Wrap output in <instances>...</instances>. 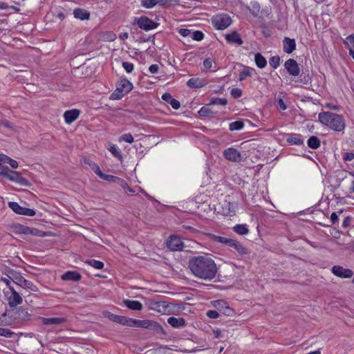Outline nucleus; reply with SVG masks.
Masks as SVG:
<instances>
[{
  "instance_id": "nucleus-1",
  "label": "nucleus",
  "mask_w": 354,
  "mask_h": 354,
  "mask_svg": "<svg viewBox=\"0 0 354 354\" xmlns=\"http://www.w3.org/2000/svg\"><path fill=\"white\" fill-rule=\"evenodd\" d=\"M188 267L195 277L204 280L213 279L217 272L214 261L206 255H198L190 258Z\"/></svg>"
},
{
  "instance_id": "nucleus-2",
  "label": "nucleus",
  "mask_w": 354,
  "mask_h": 354,
  "mask_svg": "<svg viewBox=\"0 0 354 354\" xmlns=\"http://www.w3.org/2000/svg\"><path fill=\"white\" fill-rule=\"evenodd\" d=\"M319 122L336 131H342L345 128V122L342 115L330 111L319 113Z\"/></svg>"
},
{
  "instance_id": "nucleus-3",
  "label": "nucleus",
  "mask_w": 354,
  "mask_h": 354,
  "mask_svg": "<svg viewBox=\"0 0 354 354\" xmlns=\"http://www.w3.org/2000/svg\"><path fill=\"white\" fill-rule=\"evenodd\" d=\"M133 84L127 80L122 79L116 84V89L111 94V100H120L133 89Z\"/></svg>"
},
{
  "instance_id": "nucleus-4",
  "label": "nucleus",
  "mask_w": 354,
  "mask_h": 354,
  "mask_svg": "<svg viewBox=\"0 0 354 354\" xmlns=\"http://www.w3.org/2000/svg\"><path fill=\"white\" fill-rule=\"evenodd\" d=\"M212 22L218 30H224L232 24V19L225 13L218 14L212 17Z\"/></svg>"
},
{
  "instance_id": "nucleus-5",
  "label": "nucleus",
  "mask_w": 354,
  "mask_h": 354,
  "mask_svg": "<svg viewBox=\"0 0 354 354\" xmlns=\"http://www.w3.org/2000/svg\"><path fill=\"white\" fill-rule=\"evenodd\" d=\"M10 310V314L15 323H21L28 321L31 315L28 313L27 310L20 308H15Z\"/></svg>"
},
{
  "instance_id": "nucleus-6",
  "label": "nucleus",
  "mask_w": 354,
  "mask_h": 354,
  "mask_svg": "<svg viewBox=\"0 0 354 354\" xmlns=\"http://www.w3.org/2000/svg\"><path fill=\"white\" fill-rule=\"evenodd\" d=\"M131 327L143 328H152L157 331L163 332L162 327L156 322L150 320H140L133 319Z\"/></svg>"
},
{
  "instance_id": "nucleus-7",
  "label": "nucleus",
  "mask_w": 354,
  "mask_h": 354,
  "mask_svg": "<svg viewBox=\"0 0 354 354\" xmlns=\"http://www.w3.org/2000/svg\"><path fill=\"white\" fill-rule=\"evenodd\" d=\"M136 22L140 29L146 31L155 29L159 26V23L153 21L146 16H142L138 18Z\"/></svg>"
},
{
  "instance_id": "nucleus-8",
  "label": "nucleus",
  "mask_w": 354,
  "mask_h": 354,
  "mask_svg": "<svg viewBox=\"0 0 354 354\" xmlns=\"http://www.w3.org/2000/svg\"><path fill=\"white\" fill-rule=\"evenodd\" d=\"M6 178L9 179L10 181L17 183L20 185L25 187H30V183L28 182L27 179L22 177L21 174L17 171H15L12 170L8 169V172L6 174Z\"/></svg>"
},
{
  "instance_id": "nucleus-9",
  "label": "nucleus",
  "mask_w": 354,
  "mask_h": 354,
  "mask_svg": "<svg viewBox=\"0 0 354 354\" xmlns=\"http://www.w3.org/2000/svg\"><path fill=\"white\" fill-rule=\"evenodd\" d=\"M8 207L17 214L34 216L36 214L34 209L21 207L17 202H9Z\"/></svg>"
},
{
  "instance_id": "nucleus-10",
  "label": "nucleus",
  "mask_w": 354,
  "mask_h": 354,
  "mask_svg": "<svg viewBox=\"0 0 354 354\" xmlns=\"http://www.w3.org/2000/svg\"><path fill=\"white\" fill-rule=\"evenodd\" d=\"M168 248L172 251H180L184 248V243L177 236L171 235L167 240Z\"/></svg>"
},
{
  "instance_id": "nucleus-11",
  "label": "nucleus",
  "mask_w": 354,
  "mask_h": 354,
  "mask_svg": "<svg viewBox=\"0 0 354 354\" xmlns=\"http://www.w3.org/2000/svg\"><path fill=\"white\" fill-rule=\"evenodd\" d=\"M331 272L334 275L343 279H349L353 275L352 270L344 268L341 266H333Z\"/></svg>"
},
{
  "instance_id": "nucleus-12",
  "label": "nucleus",
  "mask_w": 354,
  "mask_h": 354,
  "mask_svg": "<svg viewBox=\"0 0 354 354\" xmlns=\"http://www.w3.org/2000/svg\"><path fill=\"white\" fill-rule=\"evenodd\" d=\"M223 156L227 160L232 162H240L242 160L240 151L232 147L225 149Z\"/></svg>"
},
{
  "instance_id": "nucleus-13",
  "label": "nucleus",
  "mask_w": 354,
  "mask_h": 354,
  "mask_svg": "<svg viewBox=\"0 0 354 354\" xmlns=\"http://www.w3.org/2000/svg\"><path fill=\"white\" fill-rule=\"evenodd\" d=\"M284 66L290 75L297 76L300 73L299 65L294 59H288L285 62Z\"/></svg>"
},
{
  "instance_id": "nucleus-14",
  "label": "nucleus",
  "mask_w": 354,
  "mask_h": 354,
  "mask_svg": "<svg viewBox=\"0 0 354 354\" xmlns=\"http://www.w3.org/2000/svg\"><path fill=\"white\" fill-rule=\"evenodd\" d=\"M80 111L78 109H71L65 111L64 113V118L66 124H71L74 122L80 115Z\"/></svg>"
},
{
  "instance_id": "nucleus-15",
  "label": "nucleus",
  "mask_w": 354,
  "mask_h": 354,
  "mask_svg": "<svg viewBox=\"0 0 354 354\" xmlns=\"http://www.w3.org/2000/svg\"><path fill=\"white\" fill-rule=\"evenodd\" d=\"M16 284L18 286L26 288L29 289L32 291H37V286L30 281L26 280L24 277L21 275V277L17 279Z\"/></svg>"
},
{
  "instance_id": "nucleus-16",
  "label": "nucleus",
  "mask_w": 354,
  "mask_h": 354,
  "mask_svg": "<svg viewBox=\"0 0 354 354\" xmlns=\"http://www.w3.org/2000/svg\"><path fill=\"white\" fill-rule=\"evenodd\" d=\"M283 51L288 54H290L296 48V43L294 39L285 37L283 39Z\"/></svg>"
},
{
  "instance_id": "nucleus-17",
  "label": "nucleus",
  "mask_w": 354,
  "mask_h": 354,
  "mask_svg": "<svg viewBox=\"0 0 354 354\" xmlns=\"http://www.w3.org/2000/svg\"><path fill=\"white\" fill-rule=\"evenodd\" d=\"M225 39L228 43L236 44L239 46H241L243 43L241 36L236 31H234L230 34H226Z\"/></svg>"
},
{
  "instance_id": "nucleus-18",
  "label": "nucleus",
  "mask_w": 354,
  "mask_h": 354,
  "mask_svg": "<svg viewBox=\"0 0 354 354\" xmlns=\"http://www.w3.org/2000/svg\"><path fill=\"white\" fill-rule=\"evenodd\" d=\"M61 278L64 281H79L82 276L77 271H67L62 275Z\"/></svg>"
},
{
  "instance_id": "nucleus-19",
  "label": "nucleus",
  "mask_w": 354,
  "mask_h": 354,
  "mask_svg": "<svg viewBox=\"0 0 354 354\" xmlns=\"http://www.w3.org/2000/svg\"><path fill=\"white\" fill-rule=\"evenodd\" d=\"M123 304L130 310L140 311L142 309L143 306L139 301H133L130 299H124Z\"/></svg>"
},
{
  "instance_id": "nucleus-20",
  "label": "nucleus",
  "mask_w": 354,
  "mask_h": 354,
  "mask_svg": "<svg viewBox=\"0 0 354 354\" xmlns=\"http://www.w3.org/2000/svg\"><path fill=\"white\" fill-rule=\"evenodd\" d=\"M288 143L295 145H301L304 144V140L300 134L290 133L286 138Z\"/></svg>"
},
{
  "instance_id": "nucleus-21",
  "label": "nucleus",
  "mask_w": 354,
  "mask_h": 354,
  "mask_svg": "<svg viewBox=\"0 0 354 354\" xmlns=\"http://www.w3.org/2000/svg\"><path fill=\"white\" fill-rule=\"evenodd\" d=\"M167 322L174 328H182L186 325L185 320L183 317H170L167 319Z\"/></svg>"
},
{
  "instance_id": "nucleus-22",
  "label": "nucleus",
  "mask_w": 354,
  "mask_h": 354,
  "mask_svg": "<svg viewBox=\"0 0 354 354\" xmlns=\"http://www.w3.org/2000/svg\"><path fill=\"white\" fill-rule=\"evenodd\" d=\"M22 301V297L16 290H13L12 294L8 298V304L10 307H16L21 304Z\"/></svg>"
},
{
  "instance_id": "nucleus-23",
  "label": "nucleus",
  "mask_w": 354,
  "mask_h": 354,
  "mask_svg": "<svg viewBox=\"0 0 354 354\" xmlns=\"http://www.w3.org/2000/svg\"><path fill=\"white\" fill-rule=\"evenodd\" d=\"M10 314V310H7L5 313L0 316V326H10L15 323L14 319L11 317Z\"/></svg>"
},
{
  "instance_id": "nucleus-24",
  "label": "nucleus",
  "mask_w": 354,
  "mask_h": 354,
  "mask_svg": "<svg viewBox=\"0 0 354 354\" xmlns=\"http://www.w3.org/2000/svg\"><path fill=\"white\" fill-rule=\"evenodd\" d=\"M42 324L44 325H59L66 322L63 317H42Z\"/></svg>"
},
{
  "instance_id": "nucleus-25",
  "label": "nucleus",
  "mask_w": 354,
  "mask_h": 354,
  "mask_svg": "<svg viewBox=\"0 0 354 354\" xmlns=\"http://www.w3.org/2000/svg\"><path fill=\"white\" fill-rule=\"evenodd\" d=\"M205 84V80L198 77H192L187 82V86L192 88H201Z\"/></svg>"
},
{
  "instance_id": "nucleus-26",
  "label": "nucleus",
  "mask_w": 354,
  "mask_h": 354,
  "mask_svg": "<svg viewBox=\"0 0 354 354\" xmlns=\"http://www.w3.org/2000/svg\"><path fill=\"white\" fill-rule=\"evenodd\" d=\"M229 246L234 248L237 251V252L240 254H246L248 253V248L244 247L236 240L232 239L230 244L229 245Z\"/></svg>"
},
{
  "instance_id": "nucleus-27",
  "label": "nucleus",
  "mask_w": 354,
  "mask_h": 354,
  "mask_svg": "<svg viewBox=\"0 0 354 354\" xmlns=\"http://www.w3.org/2000/svg\"><path fill=\"white\" fill-rule=\"evenodd\" d=\"M209 104L203 106L201 108V109L198 111V114L201 117H209V118H213L216 112L214 111L211 108L209 107Z\"/></svg>"
},
{
  "instance_id": "nucleus-28",
  "label": "nucleus",
  "mask_w": 354,
  "mask_h": 354,
  "mask_svg": "<svg viewBox=\"0 0 354 354\" xmlns=\"http://www.w3.org/2000/svg\"><path fill=\"white\" fill-rule=\"evenodd\" d=\"M10 228L12 232L15 234H28V227L25 226L19 223H15L10 225Z\"/></svg>"
},
{
  "instance_id": "nucleus-29",
  "label": "nucleus",
  "mask_w": 354,
  "mask_h": 354,
  "mask_svg": "<svg viewBox=\"0 0 354 354\" xmlns=\"http://www.w3.org/2000/svg\"><path fill=\"white\" fill-rule=\"evenodd\" d=\"M73 15L76 19H80L81 20L88 19L90 17L89 12L82 8L75 9L73 10Z\"/></svg>"
},
{
  "instance_id": "nucleus-30",
  "label": "nucleus",
  "mask_w": 354,
  "mask_h": 354,
  "mask_svg": "<svg viewBox=\"0 0 354 354\" xmlns=\"http://www.w3.org/2000/svg\"><path fill=\"white\" fill-rule=\"evenodd\" d=\"M254 61L257 66L260 68H263L267 65V61L266 58L259 53L255 55Z\"/></svg>"
},
{
  "instance_id": "nucleus-31",
  "label": "nucleus",
  "mask_w": 354,
  "mask_h": 354,
  "mask_svg": "<svg viewBox=\"0 0 354 354\" xmlns=\"http://www.w3.org/2000/svg\"><path fill=\"white\" fill-rule=\"evenodd\" d=\"M307 144L308 147L317 149L320 147V140L317 136H313L309 138Z\"/></svg>"
},
{
  "instance_id": "nucleus-32",
  "label": "nucleus",
  "mask_w": 354,
  "mask_h": 354,
  "mask_svg": "<svg viewBox=\"0 0 354 354\" xmlns=\"http://www.w3.org/2000/svg\"><path fill=\"white\" fill-rule=\"evenodd\" d=\"M6 276L12 280L14 283H16L17 279L21 277V273L19 272H17L12 269L9 268L6 272Z\"/></svg>"
},
{
  "instance_id": "nucleus-33",
  "label": "nucleus",
  "mask_w": 354,
  "mask_h": 354,
  "mask_svg": "<svg viewBox=\"0 0 354 354\" xmlns=\"http://www.w3.org/2000/svg\"><path fill=\"white\" fill-rule=\"evenodd\" d=\"M133 319L127 317L126 316L118 315L116 323L131 327Z\"/></svg>"
},
{
  "instance_id": "nucleus-34",
  "label": "nucleus",
  "mask_w": 354,
  "mask_h": 354,
  "mask_svg": "<svg viewBox=\"0 0 354 354\" xmlns=\"http://www.w3.org/2000/svg\"><path fill=\"white\" fill-rule=\"evenodd\" d=\"M234 231L236 232L237 234L240 235H245L247 234L249 232L248 228L247 227L246 225H241L238 224L235 225L234 227Z\"/></svg>"
},
{
  "instance_id": "nucleus-35",
  "label": "nucleus",
  "mask_w": 354,
  "mask_h": 354,
  "mask_svg": "<svg viewBox=\"0 0 354 354\" xmlns=\"http://www.w3.org/2000/svg\"><path fill=\"white\" fill-rule=\"evenodd\" d=\"M244 127V123L241 120H237L230 124L229 129L231 131H239Z\"/></svg>"
},
{
  "instance_id": "nucleus-36",
  "label": "nucleus",
  "mask_w": 354,
  "mask_h": 354,
  "mask_svg": "<svg viewBox=\"0 0 354 354\" xmlns=\"http://www.w3.org/2000/svg\"><path fill=\"white\" fill-rule=\"evenodd\" d=\"M158 4L163 8H168L171 5L178 4V0H158Z\"/></svg>"
},
{
  "instance_id": "nucleus-37",
  "label": "nucleus",
  "mask_w": 354,
  "mask_h": 354,
  "mask_svg": "<svg viewBox=\"0 0 354 354\" xmlns=\"http://www.w3.org/2000/svg\"><path fill=\"white\" fill-rule=\"evenodd\" d=\"M85 263L98 270H101L104 268V263L95 259H89L87 260Z\"/></svg>"
},
{
  "instance_id": "nucleus-38",
  "label": "nucleus",
  "mask_w": 354,
  "mask_h": 354,
  "mask_svg": "<svg viewBox=\"0 0 354 354\" xmlns=\"http://www.w3.org/2000/svg\"><path fill=\"white\" fill-rule=\"evenodd\" d=\"M212 236H213V240L214 241L225 244L228 246L232 240V239H229V238L224 237V236H216V235H213Z\"/></svg>"
},
{
  "instance_id": "nucleus-39",
  "label": "nucleus",
  "mask_w": 354,
  "mask_h": 354,
  "mask_svg": "<svg viewBox=\"0 0 354 354\" xmlns=\"http://www.w3.org/2000/svg\"><path fill=\"white\" fill-rule=\"evenodd\" d=\"M227 103V100L226 98H219V97H213L211 99L210 102L209 104L214 105V104H218L225 106Z\"/></svg>"
},
{
  "instance_id": "nucleus-40",
  "label": "nucleus",
  "mask_w": 354,
  "mask_h": 354,
  "mask_svg": "<svg viewBox=\"0 0 354 354\" xmlns=\"http://www.w3.org/2000/svg\"><path fill=\"white\" fill-rule=\"evenodd\" d=\"M158 0H142V6L146 8H151L158 4Z\"/></svg>"
},
{
  "instance_id": "nucleus-41",
  "label": "nucleus",
  "mask_w": 354,
  "mask_h": 354,
  "mask_svg": "<svg viewBox=\"0 0 354 354\" xmlns=\"http://www.w3.org/2000/svg\"><path fill=\"white\" fill-rule=\"evenodd\" d=\"M281 59L279 56H273L270 58L269 59V64L271 67H272L274 69H276L280 64Z\"/></svg>"
},
{
  "instance_id": "nucleus-42",
  "label": "nucleus",
  "mask_w": 354,
  "mask_h": 354,
  "mask_svg": "<svg viewBox=\"0 0 354 354\" xmlns=\"http://www.w3.org/2000/svg\"><path fill=\"white\" fill-rule=\"evenodd\" d=\"M100 178H102L104 180L109 181V182H114V183L118 182V180H120V178L117 176L109 175V174H105L104 173H102V174L100 175Z\"/></svg>"
},
{
  "instance_id": "nucleus-43",
  "label": "nucleus",
  "mask_w": 354,
  "mask_h": 354,
  "mask_svg": "<svg viewBox=\"0 0 354 354\" xmlns=\"http://www.w3.org/2000/svg\"><path fill=\"white\" fill-rule=\"evenodd\" d=\"M190 37H192L194 40L199 41L203 39L204 34L201 31L196 30L192 32Z\"/></svg>"
},
{
  "instance_id": "nucleus-44",
  "label": "nucleus",
  "mask_w": 354,
  "mask_h": 354,
  "mask_svg": "<svg viewBox=\"0 0 354 354\" xmlns=\"http://www.w3.org/2000/svg\"><path fill=\"white\" fill-rule=\"evenodd\" d=\"M214 305L217 308L218 311H219L220 313H221L225 308V306H227V304L226 301H225L224 300H216L214 301Z\"/></svg>"
},
{
  "instance_id": "nucleus-45",
  "label": "nucleus",
  "mask_w": 354,
  "mask_h": 354,
  "mask_svg": "<svg viewBox=\"0 0 354 354\" xmlns=\"http://www.w3.org/2000/svg\"><path fill=\"white\" fill-rule=\"evenodd\" d=\"M15 333L7 328H0V336L8 338L12 337Z\"/></svg>"
},
{
  "instance_id": "nucleus-46",
  "label": "nucleus",
  "mask_w": 354,
  "mask_h": 354,
  "mask_svg": "<svg viewBox=\"0 0 354 354\" xmlns=\"http://www.w3.org/2000/svg\"><path fill=\"white\" fill-rule=\"evenodd\" d=\"M122 67L127 73H130L133 71L134 66L132 63L128 62H123L122 64Z\"/></svg>"
},
{
  "instance_id": "nucleus-47",
  "label": "nucleus",
  "mask_w": 354,
  "mask_h": 354,
  "mask_svg": "<svg viewBox=\"0 0 354 354\" xmlns=\"http://www.w3.org/2000/svg\"><path fill=\"white\" fill-rule=\"evenodd\" d=\"M252 73L250 70L248 68H244L239 75V80L243 81L246 78V77H250Z\"/></svg>"
},
{
  "instance_id": "nucleus-48",
  "label": "nucleus",
  "mask_w": 354,
  "mask_h": 354,
  "mask_svg": "<svg viewBox=\"0 0 354 354\" xmlns=\"http://www.w3.org/2000/svg\"><path fill=\"white\" fill-rule=\"evenodd\" d=\"M28 234H31V235H33L35 236H43V234H44V232L39 230L36 228H31L29 227H28Z\"/></svg>"
},
{
  "instance_id": "nucleus-49",
  "label": "nucleus",
  "mask_w": 354,
  "mask_h": 354,
  "mask_svg": "<svg viewBox=\"0 0 354 354\" xmlns=\"http://www.w3.org/2000/svg\"><path fill=\"white\" fill-rule=\"evenodd\" d=\"M109 150L111 152V153L119 160H122V156L120 151L117 149L115 145H112L110 147Z\"/></svg>"
},
{
  "instance_id": "nucleus-50",
  "label": "nucleus",
  "mask_w": 354,
  "mask_h": 354,
  "mask_svg": "<svg viewBox=\"0 0 354 354\" xmlns=\"http://www.w3.org/2000/svg\"><path fill=\"white\" fill-rule=\"evenodd\" d=\"M344 44L349 48L350 44L354 48V34L348 36L345 40H344Z\"/></svg>"
},
{
  "instance_id": "nucleus-51",
  "label": "nucleus",
  "mask_w": 354,
  "mask_h": 354,
  "mask_svg": "<svg viewBox=\"0 0 354 354\" xmlns=\"http://www.w3.org/2000/svg\"><path fill=\"white\" fill-rule=\"evenodd\" d=\"M230 94L234 98L236 99L242 96L243 92L241 89L239 88H234L231 90Z\"/></svg>"
},
{
  "instance_id": "nucleus-52",
  "label": "nucleus",
  "mask_w": 354,
  "mask_h": 354,
  "mask_svg": "<svg viewBox=\"0 0 354 354\" xmlns=\"http://www.w3.org/2000/svg\"><path fill=\"white\" fill-rule=\"evenodd\" d=\"M221 314L228 316V317H230L234 314V310L233 308H232L228 305H227V306H225V308L223 310Z\"/></svg>"
},
{
  "instance_id": "nucleus-53",
  "label": "nucleus",
  "mask_w": 354,
  "mask_h": 354,
  "mask_svg": "<svg viewBox=\"0 0 354 354\" xmlns=\"http://www.w3.org/2000/svg\"><path fill=\"white\" fill-rule=\"evenodd\" d=\"M250 10V12L254 15V16H257L259 12V10H260V6L258 3H254L252 4V8H250L249 9Z\"/></svg>"
},
{
  "instance_id": "nucleus-54",
  "label": "nucleus",
  "mask_w": 354,
  "mask_h": 354,
  "mask_svg": "<svg viewBox=\"0 0 354 354\" xmlns=\"http://www.w3.org/2000/svg\"><path fill=\"white\" fill-rule=\"evenodd\" d=\"M207 316L211 319H216L219 317V313L217 310H209L206 313Z\"/></svg>"
},
{
  "instance_id": "nucleus-55",
  "label": "nucleus",
  "mask_w": 354,
  "mask_h": 354,
  "mask_svg": "<svg viewBox=\"0 0 354 354\" xmlns=\"http://www.w3.org/2000/svg\"><path fill=\"white\" fill-rule=\"evenodd\" d=\"M120 140H124L128 143H132L133 142V138L131 133H126L122 135Z\"/></svg>"
},
{
  "instance_id": "nucleus-56",
  "label": "nucleus",
  "mask_w": 354,
  "mask_h": 354,
  "mask_svg": "<svg viewBox=\"0 0 354 354\" xmlns=\"http://www.w3.org/2000/svg\"><path fill=\"white\" fill-rule=\"evenodd\" d=\"M91 168L100 178V175L102 174V172L100 167L97 164H95V163H91Z\"/></svg>"
},
{
  "instance_id": "nucleus-57",
  "label": "nucleus",
  "mask_w": 354,
  "mask_h": 354,
  "mask_svg": "<svg viewBox=\"0 0 354 354\" xmlns=\"http://www.w3.org/2000/svg\"><path fill=\"white\" fill-rule=\"evenodd\" d=\"M178 32L180 35L183 37H190L192 34L191 30L187 29V28H180L178 30Z\"/></svg>"
},
{
  "instance_id": "nucleus-58",
  "label": "nucleus",
  "mask_w": 354,
  "mask_h": 354,
  "mask_svg": "<svg viewBox=\"0 0 354 354\" xmlns=\"http://www.w3.org/2000/svg\"><path fill=\"white\" fill-rule=\"evenodd\" d=\"M213 60L210 57L205 59L203 62V66L206 69H210L212 66Z\"/></svg>"
},
{
  "instance_id": "nucleus-59",
  "label": "nucleus",
  "mask_w": 354,
  "mask_h": 354,
  "mask_svg": "<svg viewBox=\"0 0 354 354\" xmlns=\"http://www.w3.org/2000/svg\"><path fill=\"white\" fill-rule=\"evenodd\" d=\"M343 159L345 161H351L354 159V153L353 152H346L344 154Z\"/></svg>"
},
{
  "instance_id": "nucleus-60",
  "label": "nucleus",
  "mask_w": 354,
  "mask_h": 354,
  "mask_svg": "<svg viewBox=\"0 0 354 354\" xmlns=\"http://www.w3.org/2000/svg\"><path fill=\"white\" fill-rule=\"evenodd\" d=\"M169 104L172 106L173 109H178L180 106V102L174 98H173Z\"/></svg>"
},
{
  "instance_id": "nucleus-61",
  "label": "nucleus",
  "mask_w": 354,
  "mask_h": 354,
  "mask_svg": "<svg viewBox=\"0 0 354 354\" xmlns=\"http://www.w3.org/2000/svg\"><path fill=\"white\" fill-rule=\"evenodd\" d=\"M162 99L169 104L173 97L169 93H165L162 95Z\"/></svg>"
},
{
  "instance_id": "nucleus-62",
  "label": "nucleus",
  "mask_w": 354,
  "mask_h": 354,
  "mask_svg": "<svg viewBox=\"0 0 354 354\" xmlns=\"http://www.w3.org/2000/svg\"><path fill=\"white\" fill-rule=\"evenodd\" d=\"M159 70V66L158 64H152L149 66V71L151 73H156Z\"/></svg>"
},
{
  "instance_id": "nucleus-63",
  "label": "nucleus",
  "mask_w": 354,
  "mask_h": 354,
  "mask_svg": "<svg viewBox=\"0 0 354 354\" xmlns=\"http://www.w3.org/2000/svg\"><path fill=\"white\" fill-rule=\"evenodd\" d=\"M9 168L0 164V175L5 177L6 174L8 172Z\"/></svg>"
},
{
  "instance_id": "nucleus-64",
  "label": "nucleus",
  "mask_w": 354,
  "mask_h": 354,
  "mask_svg": "<svg viewBox=\"0 0 354 354\" xmlns=\"http://www.w3.org/2000/svg\"><path fill=\"white\" fill-rule=\"evenodd\" d=\"M278 107L281 110H286L287 109V106L286 104L284 103L283 100L280 98L277 102Z\"/></svg>"
}]
</instances>
